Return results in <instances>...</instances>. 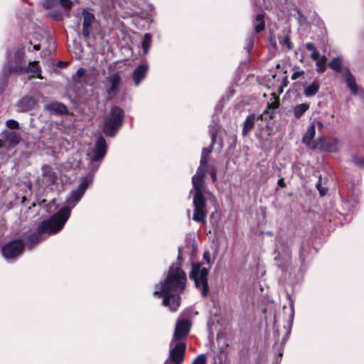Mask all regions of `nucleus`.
Wrapping results in <instances>:
<instances>
[{"label":"nucleus","instance_id":"nucleus-1","mask_svg":"<svg viewBox=\"0 0 364 364\" xmlns=\"http://www.w3.org/2000/svg\"><path fill=\"white\" fill-rule=\"evenodd\" d=\"M87 184L80 183L77 188L72 191L67 199L66 205L49 220H44L39 225L38 232L29 237V242L31 244L39 242L42 240L41 235L44 233L51 235L60 230L70 215L71 208L75 206L87 188Z\"/></svg>","mask_w":364,"mask_h":364},{"label":"nucleus","instance_id":"nucleus-2","mask_svg":"<svg viewBox=\"0 0 364 364\" xmlns=\"http://www.w3.org/2000/svg\"><path fill=\"white\" fill-rule=\"evenodd\" d=\"M186 274L178 264L170 267L164 282L161 283L160 291H154L164 297L163 304L172 311H176L180 305L179 294L186 287Z\"/></svg>","mask_w":364,"mask_h":364},{"label":"nucleus","instance_id":"nucleus-3","mask_svg":"<svg viewBox=\"0 0 364 364\" xmlns=\"http://www.w3.org/2000/svg\"><path fill=\"white\" fill-rule=\"evenodd\" d=\"M191 193L193 195L194 206L193 220L197 223H205L207 217L206 200L210 198L211 193L206 189L205 183H193Z\"/></svg>","mask_w":364,"mask_h":364},{"label":"nucleus","instance_id":"nucleus-4","mask_svg":"<svg viewBox=\"0 0 364 364\" xmlns=\"http://www.w3.org/2000/svg\"><path fill=\"white\" fill-rule=\"evenodd\" d=\"M25 52L23 48L9 50L4 63L3 72L5 75L21 74L27 71L24 61Z\"/></svg>","mask_w":364,"mask_h":364},{"label":"nucleus","instance_id":"nucleus-5","mask_svg":"<svg viewBox=\"0 0 364 364\" xmlns=\"http://www.w3.org/2000/svg\"><path fill=\"white\" fill-rule=\"evenodd\" d=\"M124 117L123 110L119 107H113L110 114L104 124V131L107 135L113 136L122 126Z\"/></svg>","mask_w":364,"mask_h":364},{"label":"nucleus","instance_id":"nucleus-6","mask_svg":"<svg viewBox=\"0 0 364 364\" xmlns=\"http://www.w3.org/2000/svg\"><path fill=\"white\" fill-rule=\"evenodd\" d=\"M208 269L201 266L200 264H193L192 271L190 277L195 282L197 288L201 289V294L203 296H206L208 293Z\"/></svg>","mask_w":364,"mask_h":364},{"label":"nucleus","instance_id":"nucleus-7","mask_svg":"<svg viewBox=\"0 0 364 364\" xmlns=\"http://www.w3.org/2000/svg\"><path fill=\"white\" fill-rule=\"evenodd\" d=\"M186 353V345L183 341L172 339L169 345V354L166 363L173 364H182Z\"/></svg>","mask_w":364,"mask_h":364},{"label":"nucleus","instance_id":"nucleus-8","mask_svg":"<svg viewBox=\"0 0 364 364\" xmlns=\"http://www.w3.org/2000/svg\"><path fill=\"white\" fill-rule=\"evenodd\" d=\"M106 151L105 140L102 137L98 138L95 142V149L87 155L92 167L95 168L98 167L100 162L105 156Z\"/></svg>","mask_w":364,"mask_h":364},{"label":"nucleus","instance_id":"nucleus-9","mask_svg":"<svg viewBox=\"0 0 364 364\" xmlns=\"http://www.w3.org/2000/svg\"><path fill=\"white\" fill-rule=\"evenodd\" d=\"M23 247L24 245L21 240H14L3 247V255L6 259H13L23 252Z\"/></svg>","mask_w":364,"mask_h":364},{"label":"nucleus","instance_id":"nucleus-10","mask_svg":"<svg viewBox=\"0 0 364 364\" xmlns=\"http://www.w3.org/2000/svg\"><path fill=\"white\" fill-rule=\"evenodd\" d=\"M316 147L323 151L336 152L341 147V141L336 138L332 139L325 137L320 138Z\"/></svg>","mask_w":364,"mask_h":364},{"label":"nucleus","instance_id":"nucleus-11","mask_svg":"<svg viewBox=\"0 0 364 364\" xmlns=\"http://www.w3.org/2000/svg\"><path fill=\"white\" fill-rule=\"evenodd\" d=\"M191 328V322L188 319H178L176 323L173 338L175 341H182Z\"/></svg>","mask_w":364,"mask_h":364},{"label":"nucleus","instance_id":"nucleus-12","mask_svg":"<svg viewBox=\"0 0 364 364\" xmlns=\"http://www.w3.org/2000/svg\"><path fill=\"white\" fill-rule=\"evenodd\" d=\"M211 151V147L205 148L203 149L200 161V165L198 168L196 173L193 176L192 182H202L205 176V168L208 162V156Z\"/></svg>","mask_w":364,"mask_h":364},{"label":"nucleus","instance_id":"nucleus-13","mask_svg":"<svg viewBox=\"0 0 364 364\" xmlns=\"http://www.w3.org/2000/svg\"><path fill=\"white\" fill-rule=\"evenodd\" d=\"M109 83V87L107 88V93L109 99L114 97L118 92L120 82L121 76L119 73H115L107 77Z\"/></svg>","mask_w":364,"mask_h":364},{"label":"nucleus","instance_id":"nucleus-14","mask_svg":"<svg viewBox=\"0 0 364 364\" xmlns=\"http://www.w3.org/2000/svg\"><path fill=\"white\" fill-rule=\"evenodd\" d=\"M82 15L83 17L82 33L84 37L87 38L92 32V23L95 20V16L86 10L82 11Z\"/></svg>","mask_w":364,"mask_h":364},{"label":"nucleus","instance_id":"nucleus-15","mask_svg":"<svg viewBox=\"0 0 364 364\" xmlns=\"http://www.w3.org/2000/svg\"><path fill=\"white\" fill-rule=\"evenodd\" d=\"M57 180V173L53 169L48 165H44L42 167V173L41 177H38V181L42 182H55Z\"/></svg>","mask_w":364,"mask_h":364},{"label":"nucleus","instance_id":"nucleus-16","mask_svg":"<svg viewBox=\"0 0 364 364\" xmlns=\"http://www.w3.org/2000/svg\"><path fill=\"white\" fill-rule=\"evenodd\" d=\"M148 70L146 64H141L137 66L133 72V79L135 85H139L141 81L145 77Z\"/></svg>","mask_w":364,"mask_h":364},{"label":"nucleus","instance_id":"nucleus-17","mask_svg":"<svg viewBox=\"0 0 364 364\" xmlns=\"http://www.w3.org/2000/svg\"><path fill=\"white\" fill-rule=\"evenodd\" d=\"M45 108L50 113L55 114H64L67 111L66 107L63 104L58 102L46 105Z\"/></svg>","mask_w":364,"mask_h":364},{"label":"nucleus","instance_id":"nucleus-18","mask_svg":"<svg viewBox=\"0 0 364 364\" xmlns=\"http://www.w3.org/2000/svg\"><path fill=\"white\" fill-rule=\"evenodd\" d=\"M262 115L258 117H256L255 114L249 115L244 122L242 135L246 136L253 129L256 120L260 119Z\"/></svg>","mask_w":364,"mask_h":364},{"label":"nucleus","instance_id":"nucleus-19","mask_svg":"<svg viewBox=\"0 0 364 364\" xmlns=\"http://www.w3.org/2000/svg\"><path fill=\"white\" fill-rule=\"evenodd\" d=\"M36 105V100L32 97H24L18 103L21 111L25 112L32 109Z\"/></svg>","mask_w":364,"mask_h":364},{"label":"nucleus","instance_id":"nucleus-20","mask_svg":"<svg viewBox=\"0 0 364 364\" xmlns=\"http://www.w3.org/2000/svg\"><path fill=\"white\" fill-rule=\"evenodd\" d=\"M346 77V82L348 88L353 94H357L358 92V90L357 87V85L355 80L354 77L349 71V70H346L345 73Z\"/></svg>","mask_w":364,"mask_h":364},{"label":"nucleus","instance_id":"nucleus-21","mask_svg":"<svg viewBox=\"0 0 364 364\" xmlns=\"http://www.w3.org/2000/svg\"><path fill=\"white\" fill-rule=\"evenodd\" d=\"M320 85L316 80H314L310 85H307L304 90V94L306 97H310L315 95L319 90Z\"/></svg>","mask_w":364,"mask_h":364},{"label":"nucleus","instance_id":"nucleus-22","mask_svg":"<svg viewBox=\"0 0 364 364\" xmlns=\"http://www.w3.org/2000/svg\"><path fill=\"white\" fill-rule=\"evenodd\" d=\"M315 129V123H311L303 136L302 141L304 144L306 145H309L311 144V141L316 134Z\"/></svg>","mask_w":364,"mask_h":364},{"label":"nucleus","instance_id":"nucleus-23","mask_svg":"<svg viewBox=\"0 0 364 364\" xmlns=\"http://www.w3.org/2000/svg\"><path fill=\"white\" fill-rule=\"evenodd\" d=\"M27 71L26 73H31L35 75L38 78L43 79V77L41 74V69L40 66L38 65V62L33 61L29 63V66L26 67Z\"/></svg>","mask_w":364,"mask_h":364},{"label":"nucleus","instance_id":"nucleus-24","mask_svg":"<svg viewBox=\"0 0 364 364\" xmlns=\"http://www.w3.org/2000/svg\"><path fill=\"white\" fill-rule=\"evenodd\" d=\"M255 31L257 33H259L264 30V15L262 14H259L257 15L255 21H254Z\"/></svg>","mask_w":364,"mask_h":364},{"label":"nucleus","instance_id":"nucleus-25","mask_svg":"<svg viewBox=\"0 0 364 364\" xmlns=\"http://www.w3.org/2000/svg\"><path fill=\"white\" fill-rule=\"evenodd\" d=\"M20 135L14 132H11L6 134V141L11 146H16L20 141Z\"/></svg>","mask_w":364,"mask_h":364},{"label":"nucleus","instance_id":"nucleus-26","mask_svg":"<svg viewBox=\"0 0 364 364\" xmlns=\"http://www.w3.org/2000/svg\"><path fill=\"white\" fill-rule=\"evenodd\" d=\"M309 108V105L307 103H302L296 105L294 109V115L296 118H299L303 115Z\"/></svg>","mask_w":364,"mask_h":364},{"label":"nucleus","instance_id":"nucleus-27","mask_svg":"<svg viewBox=\"0 0 364 364\" xmlns=\"http://www.w3.org/2000/svg\"><path fill=\"white\" fill-rule=\"evenodd\" d=\"M151 43V36L149 33H146L144 36L142 41V48L144 53H146L150 48Z\"/></svg>","mask_w":364,"mask_h":364},{"label":"nucleus","instance_id":"nucleus-28","mask_svg":"<svg viewBox=\"0 0 364 364\" xmlns=\"http://www.w3.org/2000/svg\"><path fill=\"white\" fill-rule=\"evenodd\" d=\"M326 57L322 56L316 62V71L318 73H323L326 69Z\"/></svg>","mask_w":364,"mask_h":364},{"label":"nucleus","instance_id":"nucleus-29","mask_svg":"<svg viewBox=\"0 0 364 364\" xmlns=\"http://www.w3.org/2000/svg\"><path fill=\"white\" fill-rule=\"evenodd\" d=\"M328 65L332 70L340 72L341 69V60L339 58H335L329 63Z\"/></svg>","mask_w":364,"mask_h":364},{"label":"nucleus","instance_id":"nucleus-30","mask_svg":"<svg viewBox=\"0 0 364 364\" xmlns=\"http://www.w3.org/2000/svg\"><path fill=\"white\" fill-rule=\"evenodd\" d=\"M326 183H316V187L317 190L318 191L321 196H324L327 191L328 188L326 186Z\"/></svg>","mask_w":364,"mask_h":364},{"label":"nucleus","instance_id":"nucleus-31","mask_svg":"<svg viewBox=\"0 0 364 364\" xmlns=\"http://www.w3.org/2000/svg\"><path fill=\"white\" fill-rule=\"evenodd\" d=\"M6 126L9 129H16L18 128V123L14 119H9L6 122Z\"/></svg>","mask_w":364,"mask_h":364},{"label":"nucleus","instance_id":"nucleus-32","mask_svg":"<svg viewBox=\"0 0 364 364\" xmlns=\"http://www.w3.org/2000/svg\"><path fill=\"white\" fill-rule=\"evenodd\" d=\"M192 364H205V355H199L192 363Z\"/></svg>","mask_w":364,"mask_h":364},{"label":"nucleus","instance_id":"nucleus-33","mask_svg":"<svg viewBox=\"0 0 364 364\" xmlns=\"http://www.w3.org/2000/svg\"><path fill=\"white\" fill-rule=\"evenodd\" d=\"M60 3L65 9H70L73 6V2L70 0H60Z\"/></svg>","mask_w":364,"mask_h":364},{"label":"nucleus","instance_id":"nucleus-34","mask_svg":"<svg viewBox=\"0 0 364 364\" xmlns=\"http://www.w3.org/2000/svg\"><path fill=\"white\" fill-rule=\"evenodd\" d=\"M85 73V70L83 68H79L75 74L73 75V80H75V79H79L82 77Z\"/></svg>","mask_w":364,"mask_h":364},{"label":"nucleus","instance_id":"nucleus-35","mask_svg":"<svg viewBox=\"0 0 364 364\" xmlns=\"http://www.w3.org/2000/svg\"><path fill=\"white\" fill-rule=\"evenodd\" d=\"M304 74V70H296L292 73L291 78V80H296V79L299 78L301 76H302Z\"/></svg>","mask_w":364,"mask_h":364},{"label":"nucleus","instance_id":"nucleus-36","mask_svg":"<svg viewBox=\"0 0 364 364\" xmlns=\"http://www.w3.org/2000/svg\"><path fill=\"white\" fill-rule=\"evenodd\" d=\"M311 58L314 60H318L320 59V53L317 50L312 51Z\"/></svg>","mask_w":364,"mask_h":364},{"label":"nucleus","instance_id":"nucleus-37","mask_svg":"<svg viewBox=\"0 0 364 364\" xmlns=\"http://www.w3.org/2000/svg\"><path fill=\"white\" fill-rule=\"evenodd\" d=\"M56 3V0H45L44 5L46 8H51Z\"/></svg>","mask_w":364,"mask_h":364},{"label":"nucleus","instance_id":"nucleus-38","mask_svg":"<svg viewBox=\"0 0 364 364\" xmlns=\"http://www.w3.org/2000/svg\"><path fill=\"white\" fill-rule=\"evenodd\" d=\"M305 46H306V49L309 50L314 51V50H316L314 45L312 43H306Z\"/></svg>","mask_w":364,"mask_h":364},{"label":"nucleus","instance_id":"nucleus-39","mask_svg":"<svg viewBox=\"0 0 364 364\" xmlns=\"http://www.w3.org/2000/svg\"><path fill=\"white\" fill-rule=\"evenodd\" d=\"M283 43L284 44H285L287 48L289 49H291V43H290V41H289V38L288 36H285L284 38V41H283Z\"/></svg>","mask_w":364,"mask_h":364},{"label":"nucleus","instance_id":"nucleus-40","mask_svg":"<svg viewBox=\"0 0 364 364\" xmlns=\"http://www.w3.org/2000/svg\"><path fill=\"white\" fill-rule=\"evenodd\" d=\"M216 129L215 130H211V140H212V142H211V146L214 144L215 142V136H216Z\"/></svg>","mask_w":364,"mask_h":364},{"label":"nucleus","instance_id":"nucleus-41","mask_svg":"<svg viewBox=\"0 0 364 364\" xmlns=\"http://www.w3.org/2000/svg\"><path fill=\"white\" fill-rule=\"evenodd\" d=\"M312 123H315V127L317 126L318 129H321L323 127V124L321 121H314Z\"/></svg>","mask_w":364,"mask_h":364},{"label":"nucleus","instance_id":"nucleus-42","mask_svg":"<svg viewBox=\"0 0 364 364\" xmlns=\"http://www.w3.org/2000/svg\"><path fill=\"white\" fill-rule=\"evenodd\" d=\"M252 47H253V41L252 39H250L249 43L247 44V47L248 52H250L252 50Z\"/></svg>","mask_w":364,"mask_h":364},{"label":"nucleus","instance_id":"nucleus-43","mask_svg":"<svg viewBox=\"0 0 364 364\" xmlns=\"http://www.w3.org/2000/svg\"><path fill=\"white\" fill-rule=\"evenodd\" d=\"M210 174H211V179L213 181H216L217 178H216V176H215V173L213 171H211Z\"/></svg>","mask_w":364,"mask_h":364},{"label":"nucleus","instance_id":"nucleus-44","mask_svg":"<svg viewBox=\"0 0 364 364\" xmlns=\"http://www.w3.org/2000/svg\"><path fill=\"white\" fill-rule=\"evenodd\" d=\"M40 48H41V46L38 44V45H35L33 46V49L36 50H40Z\"/></svg>","mask_w":364,"mask_h":364},{"label":"nucleus","instance_id":"nucleus-45","mask_svg":"<svg viewBox=\"0 0 364 364\" xmlns=\"http://www.w3.org/2000/svg\"><path fill=\"white\" fill-rule=\"evenodd\" d=\"M363 159H359V160L356 161L355 163L357 164H361L363 163Z\"/></svg>","mask_w":364,"mask_h":364},{"label":"nucleus","instance_id":"nucleus-46","mask_svg":"<svg viewBox=\"0 0 364 364\" xmlns=\"http://www.w3.org/2000/svg\"><path fill=\"white\" fill-rule=\"evenodd\" d=\"M204 257L207 259L208 262H209V259H210L209 256L207 254H205Z\"/></svg>","mask_w":364,"mask_h":364},{"label":"nucleus","instance_id":"nucleus-47","mask_svg":"<svg viewBox=\"0 0 364 364\" xmlns=\"http://www.w3.org/2000/svg\"><path fill=\"white\" fill-rule=\"evenodd\" d=\"M283 355V351L282 350H280L279 353V357H282Z\"/></svg>","mask_w":364,"mask_h":364},{"label":"nucleus","instance_id":"nucleus-48","mask_svg":"<svg viewBox=\"0 0 364 364\" xmlns=\"http://www.w3.org/2000/svg\"><path fill=\"white\" fill-rule=\"evenodd\" d=\"M277 182H279V183L284 182V179L279 178Z\"/></svg>","mask_w":364,"mask_h":364},{"label":"nucleus","instance_id":"nucleus-49","mask_svg":"<svg viewBox=\"0 0 364 364\" xmlns=\"http://www.w3.org/2000/svg\"><path fill=\"white\" fill-rule=\"evenodd\" d=\"M282 187H284L285 186V183H279Z\"/></svg>","mask_w":364,"mask_h":364},{"label":"nucleus","instance_id":"nucleus-50","mask_svg":"<svg viewBox=\"0 0 364 364\" xmlns=\"http://www.w3.org/2000/svg\"><path fill=\"white\" fill-rule=\"evenodd\" d=\"M53 18H55V19H58V18H59V17H58V16H53Z\"/></svg>","mask_w":364,"mask_h":364},{"label":"nucleus","instance_id":"nucleus-51","mask_svg":"<svg viewBox=\"0 0 364 364\" xmlns=\"http://www.w3.org/2000/svg\"><path fill=\"white\" fill-rule=\"evenodd\" d=\"M277 107V104H275V105H274V108H276Z\"/></svg>","mask_w":364,"mask_h":364},{"label":"nucleus","instance_id":"nucleus-52","mask_svg":"<svg viewBox=\"0 0 364 364\" xmlns=\"http://www.w3.org/2000/svg\"><path fill=\"white\" fill-rule=\"evenodd\" d=\"M178 259H181V255L180 254L178 255Z\"/></svg>","mask_w":364,"mask_h":364},{"label":"nucleus","instance_id":"nucleus-53","mask_svg":"<svg viewBox=\"0 0 364 364\" xmlns=\"http://www.w3.org/2000/svg\"><path fill=\"white\" fill-rule=\"evenodd\" d=\"M164 364H170V363H168L165 362V363H164Z\"/></svg>","mask_w":364,"mask_h":364},{"label":"nucleus","instance_id":"nucleus-54","mask_svg":"<svg viewBox=\"0 0 364 364\" xmlns=\"http://www.w3.org/2000/svg\"><path fill=\"white\" fill-rule=\"evenodd\" d=\"M213 364H217L216 363H214Z\"/></svg>","mask_w":364,"mask_h":364}]
</instances>
